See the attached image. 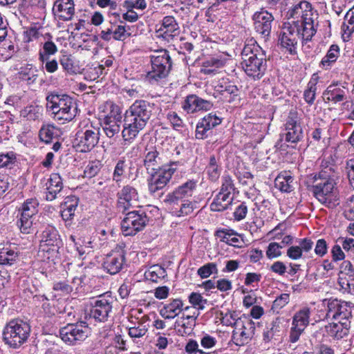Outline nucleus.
<instances>
[{
	"label": "nucleus",
	"instance_id": "1a4fd4ad",
	"mask_svg": "<svg viewBox=\"0 0 354 354\" xmlns=\"http://www.w3.org/2000/svg\"><path fill=\"white\" fill-rule=\"evenodd\" d=\"M175 165L176 163L173 162L169 165L162 166L153 172L148 173L150 176L147 179L150 194H154L167 185L176 171V168L173 167Z\"/></svg>",
	"mask_w": 354,
	"mask_h": 354
},
{
	"label": "nucleus",
	"instance_id": "052dcab7",
	"mask_svg": "<svg viewBox=\"0 0 354 354\" xmlns=\"http://www.w3.org/2000/svg\"><path fill=\"white\" fill-rule=\"evenodd\" d=\"M235 189L233 180L230 176H223L222 178V185L219 193L226 194L232 196V192Z\"/></svg>",
	"mask_w": 354,
	"mask_h": 354
},
{
	"label": "nucleus",
	"instance_id": "a211bd4d",
	"mask_svg": "<svg viewBox=\"0 0 354 354\" xmlns=\"http://www.w3.org/2000/svg\"><path fill=\"white\" fill-rule=\"evenodd\" d=\"M252 19L256 32L264 41H267L271 33L274 17L267 10L261 9V11L256 12L253 15Z\"/></svg>",
	"mask_w": 354,
	"mask_h": 354
},
{
	"label": "nucleus",
	"instance_id": "49530a36",
	"mask_svg": "<svg viewBox=\"0 0 354 354\" xmlns=\"http://www.w3.org/2000/svg\"><path fill=\"white\" fill-rule=\"evenodd\" d=\"M180 205H176L174 209H170L177 216H182L190 214L194 211V204L189 200H183L180 201Z\"/></svg>",
	"mask_w": 354,
	"mask_h": 354
},
{
	"label": "nucleus",
	"instance_id": "bf43d9fd",
	"mask_svg": "<svg viewBox=\"0 0 354 354\" xmlns=\"http://www.w3.org/2000/svg\"><path fill=\"white\" fill-rule=\"evenodd\" d=\"M189 301L193 305L194 308L198 310H203L205 305L207 303V300L197 292L191 293L189 296Z\"/></svg>",
	"mask_w": 354,
	"mask_h": 354
},
{
	"label": "nucleus",
	"instance_id": "4468645a",
	"mask_svg": "<svg viewBox=\"0 0 354 354\" xmlns=\"http://www.w3.org/2000/svg\"><path fill=\"white\" fill-rule=\"evenodd\" d=\"M113 301V298L107 293L97 297L91 303L90 317L96 322H106L112 311Z\"/></svg>",
	"mask_w": 354,
	"mask_h": 354
},
{
	"label": "nucleus",
	"instance_id": "c9c22d12",
	"mask_svg": "<svg viewBox=\"0 0 354 354\" xmlns=\"http://www.w3.org/2000/svg\"><path fill=\"white\" fill-rule=\"evenodd\" d=\"M19 257L17 248L4 247L0 249V265H12Z\"/></svg>",
	"mask_w": 354,
	"mask_h": 354
},
{
	"label": "nucleus",
	"instance_id": "72a5a7b5",
	"mask_svg": "<svg viewBox=\"0 0 354 354\" xmlns=\"http://www.w3.org/2000/svg\"><path fill=\"white\" fill-rule=\"evenodd\" d=\"M62 134L61 129L52 124L42 126L39 132L41 141L50 143L53 139L57 138Z\"/></svg>",
	"mask_w": 354,
	"mask_h": 354
},
{
	"label": "nucleus",
	"instance_id": "ddd939ff",
	"mask_svg": "<svg viewBox=\"0 0 354 354\" xmlns=\"http://www.w3.org/2000/svg\"><path fill=\"white\" fill-rule=\"evenodd\" d=\"M284 133L280 134V140L283 138L287 142L296 144L304 138L301 121L295 112H290L284 124Z\"/></svg>",
	"mask_w": 354,
	"mask_h": 354
},
{
	"label": "nucleus",
	"instance_id": "69168bd1",
	"mask_svg": "<svg viewBox=\"0 0 354 354\" xmlns=\"http://www.w3.org/2000/svg\"><path fill=\"white\" fill-rule=\"evenodd\" d=\"M216 338L207 333H203L201 338V345L205 349L214 348L216 345Z\"/></svg>",
	"mask_w": 354,
	"mask_h": 354
},
{
	"label": "nucleus",
	"instance_id": "cd10ccee",
	"mask_svg": "<svg viewBox=\"0 0 354 354\" xmlns=\"http://www.w3.org/2000/svg\"><path fill=\"white\" fill-rule=\"evenodd\" d=\"M46 185V199L52 201L57 198V194L63 188L62 179L59 174L57 173L52 174Z\"/></svg>",
	"mask_w": 354,
	"mask_h": 354
},
{
	"label": "nucleus",
	"instance_id": "864d4df0",
	"mask_svg": "<svg viewBox=\"0 0 354 354\" xmlns=\"http://www.w3.org/2000/svg\"><path fill=\"white\" fill-rule=\"evenodd\" d=\"M57 47L52 41H47L43 45V51L39 52V57L42 62L48 60L50 55L55 54Z\"/></svg>",
	"mask_w": 354,
	"mask_h": 354
},
{
	"label": "nucleus",
	"instance_id": "7ed1b4c3",
	"mask_svg": "<svg viewBox=\"0 0 354 354\" xmlns=\"http://www.w3.org/2000/svg\"><path fill=\"white\" fill-rule=\"evenodd\" d=\"M241 57L242 68L248 76L254 80L263 77L267 68L266 55L253 38L246 40Z\"/></svg>",
	"mask_w": 354,
	"mask_h": 354
},
{
	"label": "nucleus",
	"instance_id": "5701e85b",
	"mask_svg": "<svg viewBox=\"0 0 354 354\" xmlns=\"http://www.w3.org/2000/svg\"><path fill=\"white\" fill-rule=\"evenodd\" d=\"M125 260L122 251H115L107 254L104 259L102 267L111 274H115L122 269Z\"/></svg>",
	"mask_w": 354,
	"mask_h": 354
},
{
	"label": "nucleus",
	"instance_id": "2eb2a0df",
	"mask_svg": "<svg viewBox=\"0 0 354 354\" xmlns=\"http://www.w3.org/2000/svg\"><path fill=\"white\" fill-rule=\"evenodd\" d=\"M100 127L92 124L84 130L78 131L75 135V143L82 152L93 149L99 142Z\"/></svg>",
	"mask_w": 354,
	"mask_h": 354
},
{
	"label": "nucleus",
	"instance_id": "9d476101",
	"mask_svg": "<svg viewBox=\"0 0 354 354\" xmlns=\"http://www.w3.org/2000/svg\"><path fill=\"white\" fill-rule=\"evenodd\" d=\"M198 181L194 179L188 180L176 187L172 192L169 193L163 198L162 203L169 209H174L180 201L187 200L192 197L196 189Z\"/></svg>",
	"mask_w": 354,
	"mask_h": 354
},
{
	"label": "nucleus",
	"instance_id": "2f4dec72",
	"mask_svg": "<svg viewBox=\"0 0 354 354\" xmlns=\"http://www.w3.org/2000/svg\"><path fill=\"white\" fill-rule=\"evenodd\" d=\"M233 200L232 196L218 192L210 204V209L213 212H223L229 207Z\"/></svg>",
	"mask_w": 354,
	"mask_h": 354
},
{
	"label": "nucleus",
	"instance_id": "680f3d73",
	"mask_svg": "<svg viewBox=\"0 0 354 354\" xmlns=\"http://www.w3.org/2000/svg\"><path fill=\"white\" fill-rule=\"evenodd\" d=\"M110 112L105 115L103 120L122 121L121 111L118 106L109 103L107 104Z\"/></svg>",
	"mask_w": 354,
	"mask_h": 354
},
{
	"label": "nucleus",
	"instance_id": "c85d7f7f",
	"mask_svg": "<svg viewBox=\"0 0 354 354\" xmlns=\"http://www.w3.org/2000/svg\"><path fill=\"white\" fill-rule=\"evenodd\" d=\"M346 91L344 88L337 87L336 85H330L323 93V99L325 102L331 101L336 104L346 100Z\"/></svg>",
	"mask_w": 354,
	"mask_h": 354
},
{
	"label": "nucleus",
	"instance_id": "58836bf2",
	"mask_svg": "<svg viewBox=\"0 0 354 354\" xmlns=\"http://www.w3.org/2000/svg\"><path fill=\"white\" fill-rule=\"evenodd\" d=\"M121 124L122 121L103 120L101 125L106 136L109 138H112L120 133Z\"/></svg>",
	"mask_w": 354,
	"mask_h": 354
},
{
	"label": "nucleus",
	"instance_id": "338daca9",
	"mask_svg": "<svg viewBox=\"0 0 354 354\" xmlns=\"http://www.w3.org/2000/svg\"><path fill=\"white\" fill-rule=\"evenodd\" d=\"M78 205V198L75 196H71L66 198L65 202L62 205V208H64L68 212L75 215V212Z\"/></svg>",
	"mask_w": 354,
	"mask_h": 354
},
{
	"label": "nucleus",
	"instance_id": "de8ad7c7",
	"mask_svg": "<svg viewBox=\"0 0 354 354\" xmlns=\"http://www.w3.org/2000/svg\"><path fill=\"white\" fill-rule=\"evenodd\" d=\"M239 89L236 86L228 84L225 86V90H219L222 95V100L225 102L232 103L238 96Z\"/></svg>",
	"mask_w": 354,
	"mask_h": 354
},
{
	"label": "nucleus",
	"instance_id": "9b49d317",
	"mask_svg": "<svg viewBox=\"0 0 354 354\" xmlns=\"http://www.w3.org/2000/svg\"><path fill=\"white\" fill-rule=\"evenodd\" d=\"M148 221L149 218L145 212H129L121 223L122 233L124 236H133L142 230Z\"/></svg>",
	"mask_w": 354,
	"mask_h": 354
},
{
	"label": "nucleus",
	"instance_id": "0eeeda50",
	"mask_svg": "<svg viewBox=\"0 0 354 354\" xmlns=\"http://www.w3.org/2000/svg\"><path fill=\"white\" fill-rule=\"evenodd\" d=\"M286 5L288 6L286 15L288 18L297 19V23L317 19L318 13L317 10L307 1L287 0Z\"/></svg>",
	"mask_w": 354,
	"mask_h": 354
},
{
	"label": "nucleus",
	"instance_id": "a18cd8bd",
	"mask_svg": "<svg viewBox=\"0 0 354 354\" xmlns=\"http://www.w3.org/2000/svg\"><path fill=\"white\" fill-rule=\"evenodd\" d=\"M148 327L147 322L138 321L133 326L129 328V335L132 338L142 337L148 331Z\"/></svg>",
	"mask_w": 354,
	"mask_h": 354
},
{
	"label": "nucleus",
	"instance_id": "f03ea898",
	"mask_svg": "<svg viewBox=\"0 0 354 354\" xmlns=\"http://www.w3.org/2000/svg\"><path fill=\"white\" fill-rule=\"evenodd\" d=\"M337 173L333 165L323 167L319 173V179L313 185L312 190L316 198L326 207L333 209L339 205V197L335 188Z\"/></svg>",
	"mask_w": 354,
	"mask_h": 354
},
{
	"label": "nucleus",
	"instance_id": "3c124183",
	"mask_svg": "<svg viewBox=\"0 0 354 354\" xmlns=\"http://www.w3.org/2000/svg\"><path fill=\"white\" fill-rule=\"evenodd\" d=\"M317 82L315 80H311L307 86V88L304 92V98L306 103L311 105L314 103L316 91H317Z\"/></svg>",
	"mask_w": 354,
	"mask_h": 354
},
{
	"label": "nucleus",
	"instance_id": "a19ab883",
	"mask_svg": "<svg viewBox=\"0 0 354 354\" xmlns=\"http://www.w3.org/2000/svg\"><path fill=\"white\" fill-rule=\"evenodd\" d=\"M42 108L38 105L30 104L20 111V115L27 120H37L41 116Z\"/></svg>",
	"mask_w": 354,
	"mask_h": 354
},
{
	"label": "nucleus",
	"instance_id": "473e14b6",
	"mask_svg": "<svg viewBox=\"0 0 354 354\" xmlns=\"http://www.w3.org/2000/svg\"><path fill=\"white\" fill-rule=\"evenodd\" d=\"M341 29L343 39L348 41L354 32V6L346 12Z\"/></svg>",
	"mask_w": 354,
	"mask_h": 354
},
{
	"label": "nucleus",
	"instance_id": "13d9d810",
	"mask_svg": "<svg viewBox=\"0 0 354 354\" xmlns=\"http://www.w3.org/2000/svg\"><path fill=\"white\" fill-rule=\"evenodd\" d=\"M37 70L32 68H23L19 75L20 78L26 81L28 84H30L34 83L37 79Z\"/></svg>",
	"mask_w": 354,
	"mask_h": 354
},
{
	"label": "nucleus",
	"instance_id": "f704fd0d",
	"mask_svg": "<svg viewBox=\"0 0 354 354\" xmlns=\"http://www.w3.org/2000/svg\"><path fill=\"white\" fill-rule=\"evenodd\" d=\"M159 31L163 32L169 37H174L180 32L179 26L174 17L166 16L162 19V26Z\"/></svg>",
	"mask_w": 354,
	"mask_h": 354
},
{
	"label": "nucleus",
	"instance_id": "f8f14e48",
	"mask_svg": "<svg viewBox=\"0 0 354 354\" xmlns=\"http://www.w3.org/2000/svg\"><path fill=\"white\" fill-rule=\"evenodd\" d=\"M255 324L250 319L244 317L234 323L232 341L239 346L248 344L254 335Z\"/></svg>",
	"mask_w": 354,
	"mask_h": 354
},
{
	"label": "nucleus",
	"instance_id": "39448f33",
	"mask_svg": "<svg viewBox=\"0 0 354 354\" xmlns=\"http://www.w3.org/2000/svg\"><path fill=\"white\" fill-rule=\"evenodd\" d=\"M30 325L21 319H12L6 326L3 339L10 347L17 348L24 344L30 336Z\"/></svg>",
	"mask_w": 354,
	"mask_h": 354
},
{
	"label": "nucleus",
	"instance_id": "4d7b16f0",
	"mask_svg": "<svg viewBox=\"0 0 354 354\" xmlns=\"http://www.w3.org/2000/svg\"><path fill=\"white\" fill-rule=\"evenodd\" d=\"M197 273L202 279L207 278L212 274L218 273L217 266L214 263H206L198 268Z\"/></svg>",
	"mask_w": 354,
	"mask_h": 354
},
{
	"label": "nucleus",
	"instance_id": "09e8293b",
	"mask_svg": "<svg viewBox=\"0 0 354 354\" xmlns=\"http://www.w3.org/2000/svg\"><path fill=\"white\" fill-rule=\"evenodd\" d=\"M127 167L125 160H119L117 162L112 175V179L118 185H120L122 182Z\"/></svg>",
	"mask_w": 354,
	"mask_h": 354
},
{
	"label": "nucleus",
	"instance_id": "f3484780",
	"mask_svg": "<svg viewBox=\"0 0 354 354\" xmlns=\"http://www.w3.org/2000/svg\"><path fill=\"white\" fill-rule=\"evenodd\" d=\"M300 30L297 26H284L279 35V44L281 48L285 49L289 54L295 55Z\"/></svg>",
	"mask_w": 354,
	"mask_h": 354
},
{
	"label": "nucleus",
	"instance_id": "79ce46f5",
	"mask_svg": "<svg viewBox=\"0 0 354 354\" xmlns=\"http://www.w3.org/2000/svg\"><path fill=\"white\" fill-rule=\"evenodd\" d=\"M205 170L210 180L216 182L218 179L221 175V169L218 165L217 160L214 156H210L209 163L207 165Z\"/></svg>",
	"mask_w": 354,
	"mask_h": 354
},
{
	"label": "nucleus",
	"instance_id": "c756f323",
	"mask_svg": "<svg viewBox=\"0 0 354 354\" xmlns=\"http://www.w3.org/2000/svg\"><path fill=\"white\" fill-rule=\"evenodd\" d=\"M161 158L159 156V153L156 149L152 148L151 150H149L145 154L144 165L147 173L153 172V171L161 168Z\"/></svg>",
	"mask_w": 354,
	"mask_h": 354
},
{
	"label": "nucleus",
	"instance_id": "393cba45",
	"mask_svg": "<svg viewBox=\"0 0 354 354\" xmlns=\"http://www.w3.org/2000/svg\"><path fill=\"white\" fill-rule=\"evenodd\" d=\"M199 313H193V315H185L183 314L182 316L179 317L175 322L174 328L178 335L187 336L190 335L194 327L196 325V319L198 316Z\"/></svg>",
	"mask_w": 354,
	"mask_h": 354
},
{
	"label": "nucleus",
	"instance_id": "b1692460",
	"mask_svg": "<svg viewBox=\"0 0 354 354\" xmlns=\"http://www.w3.org/2000/svg\"><path fill=\"white\" fill-rule=\"evenodd\" d=\"M351 328L350 319L339 320L337 322L330 323L325 326L327 335L335 340H340L346 337Z\"/></svg>",
	"mask_w": 354,
	"mask_h": 354
},
{
	"label": "nucleus",
	"instance_id": "5fc2aeb1",
	"mask_svg": "<svg viewBox=\"0 0 354 354\" xmlns=\"http://www.w3.org/2000/svg\"><path fill=\"white\" fill-rule=\"evenodd\" d=\"M102 167V164L99 160L89 162L84 171V177L91 178L95 176Z\"/></svg>",
	"mask_w": 354,
	"mask_h": 354
},
{
	"label": "nucleus",
	"instance_id": "774afa93",
	"mask_svg": "<svg viewBox=\"0 0 354 354\" xmlns=\"http://www.w3.org/2000/svg\"><path fill=\"white\" fill-rule=\"evenodd\" d=\"M346 169L350 184L354 188V159L346 161Z\"/></svg>",
	"mask_w": 354,
	"mask_h": 354
},
{
	"label": "nucleus",
	"instance_id": "4c0bfd02",
	"mask_svg": "<svg viewBox=\"0 0 354 354\" xmlns=\"http://www.w3.org/2000/svg\"><path fill=\"white\" fill-rule=\"evenodd\" d=\"M315 20H317V19H312L309 21L306 20L301 22V28L297 26L299 28L300 35H301L303 43L311 40L312 37L316 33L317 30L315 28Z\"/></svg>",
	"mask_w": 354,
	"mask_h": 354
},
{
	"label": "nucleus",
	"instance_id": "8fccbe9b",
	"mask_svg": "<svg viewBox=\"0 0 354 354\" xmlns=\"http://www.w3.org/2000/svg\"><path fill=\"white\" fill-rule=\"evenodd\" d=\"M60 64L69 74H75L78 72L79 68L75 65L73 57L71 55H63L60 59Z\"/></svg>",
	"mask_w": 354,
	"mask_h": 354
},
{
	"label": "nucleus",
	"instance_id": "37998d69",
	"mask_svg": "<svg viewBox=\"0 0 354 354\" xmlns=\"http://www.w3.org/2000/svg\"><path fill=\"white\" fill-rule=\"evenodd\" d=\"M166 276V270L158 265L151 266L145 273L146 279L152 282H158V279H164Z\"/></svg>",
	"mask_w": 354,
	"mask_h": 354
},
{
	"label": "nucleus",
	"instance_id": "f257e3e1",
	"mask_svg": "<svg viewBox=\"0 0 354 354\" xmlns=\"http://www.w3.org/2000/svg\"><path fill=\"white\" fill-rule=\"evenodd\" d=\"M158 109L154 103L136 100L124 113L122 131L124 140H133L146 127Z\"/></svg>",
	"mask_w": 354,
	"mask_h": 354
},
{
	"label": "nucleus",
	"instance_id": "a878e982",
	"mask_svg": "<svg viewBox=\"0 0 354 354\" xmlns=\"http://www.w3.org/2000/svg\"><path fill=\"white\" fill-rule=\"evenodd\" d=\"M53 10L60 19L71 20L75 13L74 1L73 0H57Z\"/></svg>",
	"mask_w": 354,
	"mask_h": 354
},
{
	"label": "nucleus",
	"instance_id": "423d86ee",
	"mask_svg": "<svg viewBox=\"0 0 354 354\" xmlns=\"http://www.w3.org/2000/svg\"><path fill=\"white\" fill-rule=\"evenodd\" d=\"M150 58L151 69L147 73V79L154 84L167 77L171 68V60L166 50L156 52Z\"/></svg>",
	"mask_w": 354,
	"mask_h": 354
},
{
	"label": "nucleus",
	"instance_id": "603ef678",
	"mask_svg": "<svg viewBox=\"0 0 354 354\" xmlns=\"http://www.w3.org/2000/svg\"><path fill=\"white\" fill-rule=\"evenodd\" d=\"M16 160V153L12 151L0 153V168L11 167Z\"/></svg>",
	"mask_w": 354,
	"mask_h": 354
},
{
	"label": "nucleus",
	"instance_id": "6e6552de",
	"mask_svg": "<svg viewBox=\"0 0 354 354\" xmlns=\"http://www.w3.org/2000/svg\"><path fill=\"white\" fill-rule=\"evenodd\" d=\"M88 334V326L83 321L68 324L59 330L62 339L70 345H75L84 341Z\"/></svg>",
	"mask_w": 354,
	"mask_h": 354
},
{
	"label": "nucleus",
	"instance_id": "412c9836",
	"mask_svg": "<svg viewBox=\"0 0 354 354\" xmlns=\"http://www.w3.org/2000/svg\"><path fill=\"white\" fill-rule=\"evenodd\" d=\"M62 240L58 231L52 225H47L42 231L40 242V248L44 251H57Z\"/></svg>",
	"mask_w": 354,
	"mask_h": 354
},
{
	"label": "nucleus",
	"instance_id": "aec40b11",
	"mask_svg": "<svg viewBox=\"0 0 354 354\" xmlns=\"http://www.w3.org/2000/svg\"><path fill=\"white\" fill-rule=\"evenodd\" d=\"M326 317L335 320L350 319L352 317L351 308L347 302L337 299L327 301Z\"/></svg>",
	"mask_w": 354,
	"mask_h": 354
},
{
	"label": "nucleus",
	"instance_id": "ea45409f",
	"mask_svg": "<svg viewBox=\"0 0 354 354\" xmlns=\"http://www.w3.org/2000/svg\"><path fill=\"white\" fill-rule=\"evenodd\" d=\"M310 310L304 308L295 313L292 318V325L305 329L309 324Z\"/></svg>",
	"mask_w": 354,
	"mask_h": 354
},
{
	"label": "nucleus",
	"instance_id": "6e6d98bb",
	"mask_svg": "<svg viewBox=\"0 0 354 354\" xmlns=\"http://www.w3.org/2000/svg\"><path fill=\"white\" fill-rule=\"evenodd\" d=\"M200 122L209 131L221 122V119L212 113L205 115Z\"/></svg>",
	"mask_w": 354,
	"mask_h": 354
},
{
	"label": "nucleus",
	"instance_id": "6ab92c4d",
	"mask_svg": "<svg viewBox=\"0 0 354 354\" xmlns=\"http://www.w3.org/2000/svg\"><path fill=\"white\" fill-rule=\"evenodd\" d=\"M117 197V208L119 212L124 214L131 207L137 205L139 196L134 187L127 185L118 192Z\"/></svg>",
	"mask_w": 354,
	"mask_h": 354
},
{
	"label": "nucleus",
	"instance_id": "bb28decb",
	"mask_svg": "<svg viewBox=\"0 0 354 354\" xmlns=\"http://www.w3.org/2000/svg\"><path fill=\"white\" fill-rule=\"evenodd\" d=\"M183 306L184 304L180 299H169L160 310V314L165 319H174L183 311Z\"/></svg>",
	"mask_w": 354,
	"mask_h": 354
},
{
	"label": "nucleus",
	"instance_id": "7c9ffc66",
	"mask_svg": "<svg viewBox=\"0 0 354 354\" xmlns=\"http://www.w3.org/2000/svg\"><path fill=\"white\" fill-rule=\"evenodd\" d=\"M274 185L281 192H290L294 189V179L288 172L283 171L277 176Z\"/></svg>",
	"mask_w": 354,
	"mask_h": 354
},
{
	"label": "nucleus",
	"instance_id": "dca6fc26",
	"mask_svg": "<svg viewBox=\"0 0 354 354\" xmlns=\"http://www.w3.org/2000/svg\"><path fill=\"white\" fill-rule=\"evenodd\" d=\"M39 203L35 198L26 200L21 208V216L17 225L23 234H30L32 230V217L38 212Z\"/></svg>",
	"mask_w": 354,
	"mask_h": 354
},
{
	"label": "nucleus",
	"instance_id": "e433bc0d",
	"mask_svg": "<svg viewBox=\"0 0 354 354\" xmlns=\"http://www.w3.org/2000/svg\"><path fill=\"white\" fill-rule=\"evenodd\" d=\"M225 64L224 60L217 57H211L203 62L201 73L205 75L215 74L217 70Z\"/></svg>",
	"mask_w": 354,
	"mask_h": 354
},
{
	"label": "nucleus",
	"instance_id": "4be33fe9",
	"mask_svg": "<svg viewBox=\"0 0 354 354\" xmlns=\"http://www.w3.org/2000/svg\"><path fill=\"white\" fill-rule=\"evenodd\" d=\"M213 106L212 102L192 94L186 97L183 108L187 113H194L200 111H208Z\"/></svg>",
	"mask_w": 354,
	"mask_h": 354
},
{
	"label": "nucleus",
	"instance_id": "0e129e2a",
	"mask_svg": "<svg viewBox=\"0 0 354 354\" xmlns=\"http://www.w3.org/2000/svg\"><path fill=\"white\" fill-rule=\"evenodd\" d=\"M123 7L126 8L127 11L133 10L136 9L145 10L147 8V3L145 0H124L123 3Z\"/></svg>",
	"mask_w": 354,
	"mask_h": 354
},
{
	"label": "nucleus",
	"instance_id": "e2e57ef3",
	"mask_svg": "<svg viewBox=\"0 0 354 354\" xmlns=\"http://www.w3.org/2000/svg\"><path fill=\"white\" fill-rule=\"evenodd\" d=\"M283 248V245H281L279 243L276 242L270 243L266 250V256L268 259H272L274 258H277L281 255V249Z\"/></svg>",
	"mask_w": 354,
	"mask_h": 354
},
{
	"label": "nucleus",
	"instance_id": "20e7f679",
	"mask_svg": "<svg viewBox=\"0 0 354 354\" xmlns=\"http://www.w3.org/2000/svg\"><path fill=\"white\" fill-rule=\"evenodd\" d=\"M46 108L57 120L72 121L78 113L76 100L68 95L50 93L46 97Z\"/></svg>",
	"mask_w": 354,
	"mask_h": 354
},
{
	"label": "nucleus",
	"instance_id": "c03bdc74",
	"mask_svg": "<svg viewBox=\"0 0 354 354\" xmlns=\"http://www.w3.org/2000/svg\"><path fill=\"white\" fill-rule=\"evenodd\" d=\"M339 56V48L337 45L333 44L330 46L326 55L322 58L320 65L323 68H328L332 64L335 63Z\"/></svg>",
	"mask_w": 354,
	"mask_h": 354
}]
</instances>
